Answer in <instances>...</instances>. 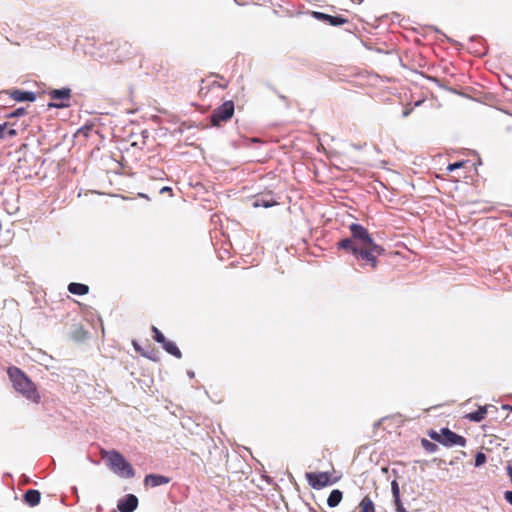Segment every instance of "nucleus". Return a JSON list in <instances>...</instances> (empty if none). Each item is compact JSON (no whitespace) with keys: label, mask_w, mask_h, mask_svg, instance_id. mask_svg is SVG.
<instances>
[{"label":"nucleus","mask_w":512,"mask_h":512,"mask_svg":"<svg viewBox=\"0 0 512 512\" xmlns=\"http://www.w3.org/2000/svg\"><path fill=\"white\" fill-rule=\"evenodd\" d=\"M26 114V108L18 107L5 115L6 118H18Z\"/></svg>","instance_id":"obj_24"},{"label":"nucleus","mask_w":512,"mask_h":512,"mask_svg":"<svg viewBox=\"0 0 512 512\" xmlns=\"http://www.w3.org/2000/svg\"><path fill=\"white\" fill-rule=\"evenodd\" d=\"M504 499L512 506V490L504 492Z\"/></svg>","instance_id":"obj_30"},{"label":"nucleus","mask_w":512,"mask_h":512,"mask_svg":"<svg viewBox=\"0 0 512 512\" xmlns=\"http://www.w3.org/2000/svg\"><path fill=\"white\" fill-rule=\"evenodd\" d=\"M393 503H394V506L395 508L398 506V505H402V500H401V495L397 496V497H393Z\"/></svg>","instance_id":"obj_33"},{"label":"nucleus","mask_w":512,"mask_h":512,"mask_svg":"<svg viewBox=\"0 0 512 512\" xmlns=\"http://www.w3.org/2000/svg\"><path fill=\"white\" fill-rule=\"evenodd\" d=\"M427 435L428 437L433 440L434 442H437L440 444V441H441V435H440V431H436L434 429H430L427 431Z\"/></svg>","instance_id":"obj_28"},{"label":"nucleus","mask_w":512,"mask_h":512,"mask_svg":"<svg viewBox=\"0 0 512 512\" xmlns=\"http://www.w3.org/2000/svg\"><path fill=\"white\" fill-rule=\"evenodd\" d=\"M488 407H489V405H484V406L479 405L478 409L476 411L466 414L465 418L468 419L470 422L479 423L482 420H484V418L487 414V411H488ZM490 407H493V406L490 405Z\"/></svg>","instance_id":"obj_15"},{"label":"nucleus","mask_w":512,"mask_h":512,"mask_svg":"<svg viewBox=\"0 0 512 512\" xmlns=\"http://www.w3.org/2000/svg\"><path fill=\"white\" fill-rule=\"evenodd\" d=\"M72 494L75 495L76 500L79 501L78 489L76 486L71 487Z\"/></svg>","instance_id":"obj_36"},{"label":"nucleus","mask_w":512,"mask_h":512,"mask_svg":"<svg viewBox=\"0 0 512 512\" xmlns=\"http://www.w3.org/2000/svg\"><path fill=\"white\" fill-rule=\"evenodd\" d=\"M350 237L337 242V248L351 253L355 259H362L373 269L378 265L377 256L385 254V248L377 244L368 229L359 223L349 225Z\"/></svg>","instance_id":"obj_1"},{"label":"nucleus","mask_w":512,"mask_h":512,"mask_svg":"<svg viewBox=\"0 0 512 512\" xmlns=\"http://www.w3.org/2000/svg\"><path fill=\"white\" fill-rule=\"evenodd\" d=\"M486 461H487V456L485 453L478 451L475 454V459H474L475 467H480V466L484 465L486 463Z\"/></svg>","instance_id":"obj_25"},{"label":"nucleus","mask_w":512,"mask_h":512,"mask_svg":"<svg viewBox=\"0 0 512 512\" xmlns=\"http://www.w3.org/2000/svg\"><path fill=\"white\" fill-rule=\"evenodd\" d=\"M306 480L312 489L320 490L324 487L331 486L338 481V478L332 477L328 471L325 472H307L305 474Z\"/></svg>","instance_id":"obj_6"},{"label":"nucleus","mask_w":512,"mask_h":512,"mask_svg":"<svg viewBox=\"0 0 512 512\" xmlns=\"http://www.w3.org/2000/svg\"><path fill=\"white\" fill-rule=\"evenodd\" d=\"M510 412L512 413V407H510Z\"/></svg>","instance_id":"obj_48"},{"label":"nucleus","mask_w":512,"mask_h":512,"mask_svg":"<svg viewBox=\"0 0 512 512\" xmlns=\"http://www.w3.org/2000/svg\"><path fill=\"white\" fill-rule=\"evenodd\" d=\"M79 332H81L82 334L85 333L82 328H79Z\"/></svg>","instance_id":"obj_47"},{"label":"nucleus","mask_w":512,"mask_h":512,"mask_svg":"<svg viewBox=\"0 0 512 512\" xmlns=\"http://www.w3.org/2000/svg\"><path fill=\"white\" fill-rule=\"evenodd\" d=\"M141 134H142L143 138H147L148 137V131L147 130H143Z\"/></svg>","instance_id":"obj_42"},{"label":"nucleus","mask_w":512,"mask_h":512,"mask_svg":"<svg viewBox=\"0 0 512 512\" xmlns=\"http://www.w3.org/2000/svg\"><path fill=\"white\" fill-rule=\"evenodd\" d=\"M139 504L138 497L134 494H126L117 502V509L120 512H134Z\"/></svg>","instance_id":"obj_9"},{"label":"nucleus","mask_w":512,"mask_h":512,"mask_svg":"<svg viewBox=\"0 0 512 512\" xmlns=\"http://www.w3.org/2000/svg\"><path fill=\"white\" fill-rule=\"evenodd\" d=\"M311 16L334 27L342 26L348 22V19L342 15H330L320 11H312Z\"/></svg>","instance_id":"obj_8"},{"label":"nucleus","mask_w":512,"mask_h":512,"mask_svg":"<svg viewBox=\"0 0 512 512\" xmlns=\"http://www.w3.org/2000/svg\"><path fill=\"white\" fill-rule=\"evenodd\" d=\"M412 110H413L412 108L404 109L402 111V117H404V118L408 117L411 114Z\"/></svg>","instance_id":"obj_35"},{"label":"nucleus","mask_w":512,"mask_h":512,"mask_svg":"<svg viewBox=\"0 0 512 512\" xmlns=\"http://www.w3.org/2000/svg\"><path fill=\"white\" fill-rule=\"evenodd\" d=\"M23 501L30 507L37 506L41 501V493L37 489H29L23 494Z\"/></svg>","instance_id":"obj_14"},{"label":"nucleus","mask_w":512,"mask_h":512,"mask_svg":"<svg viewBox=\"0 0 512 512\" xmlns=\"http://www.w3.org/2000/svg\"><path fill=\"white\" fill-rule=\"evenodd\" d=\"M250 142H252V143H256V142H260V140H259L258 138H252V139L250 140Z\"/></svg>","instance_id":"obj_44"},{"label":"nucleus","mask_w":512,"mask_h":512,"mask_svg":"<svg viewBox=\"0 0 512 512\" xmlns=\"http://www.w3.org/2000/svg\"><path fill=\"white\" fill-rule=\"evenodd\" d=\"M132 346L134 348V350L138 353L141 354V356L153 361V362H158L159 361V352L154 349V348H151V347H148V348H143L138 341L136 340H133L132 341Z\"/></svg>","instance_id":"obj_11"},{"label":"nucleus","mask_w":512,"mask_h":512,"mask_svg":"<svg viewBox=\"0 0 512 512\" xmlns=\"http://www.w3.org/2000/svg\"><path fill=\"white\" fill-rule=\"evenodd\" d=\"M187 376L190 378V379H193L195 377V372L193 370H188L187 371Z\"/></svg>","instance_id":"obj_38"},{"label":"nucleus","mask_w":512,"mask_h":512,"mask_svg":"<svg viewBox=\"0 0 512 512\" xmlns=\"http://www.w3.org/2000/svg\"><path fill=\"white\" fill-rule=\"evenodd\" d=\"M266 85H267V87H268L271 91H273L275 94H277L278 98H279L281 101H283V102L285 103L286 108H289V107H290L289 101H288V99H287V97H286L285 95H283V94H281L280 92H278V91L276 90V88H275L273 85H271V84H266Z\"/></svg>","instance_id":"obj_27"},{"label":"nucleus","mask_w":512,"mask_h":512,"mask_svg":"<svg viewBox=\"0 0 512 512\" xmlns=\"http://www.w3.org/2000/svg\"><path fill=\"white\" fill-rule=\"evenodd\" d=\"M391 493H392V497H397L400 494V487H399V484L397 482V480H392L391 481Z\"/></svg>","instance_id":"obj_29"},{"label":"nucleus","mask_w":512,"mask_h":512,"mask_svg":"<svg viewBox=\"0 0 512 512\" xmlns=\"http://www.w3.org/2000/svg\"><path fill=\"white\" fill-rule=\"evenodd\" d=\"M93 127V123H86L77 130L76 135H83L84 137H89Z\"/></svg>","instance_id":"obj_23"},{"label":"nucleus","mask_w":512,"mask_h":512,"mask_svg":"<svg viewBox=\"0 0 512 512\" xmlns=\"http://www.w3.org/2000/svg\"><path fill=\"white\" fill-rule=\"evenodd\" d=\"M48 96L53 102L47 104L50 109H65L71 106L70 100L72 97V90L69 87H62L59 89H50L47 91Z\"/></svg>","instance_id":"obj_4"},{"label":"nucleus","mask_w":512,"mask_h":512,"mask_svg":"<svg viewBox=\"0 0 512 512\" xmlns=\"http://www.w3.org/2000/svg\"><path fill=\"white\" fill-rule=\"evenodd\" d=\"M161 346L168 354L177 359L182 358V352L174 341L167 339Z\"/></svg>","instance_id":"obj_17"},{"label":"nucleus","mask_w":512,"mask_h":512,"mask_svg":"<svg viewBox=\"0 0 512 512\" xmlns=\"http://www.w3.org/2000/svg\"><path fill=\"white\" fill-rule=\"evenodd\" d=\"M67 290L73 295L84 296L88 294L89 286L84 283L71 282L68 284Z\"/></svg>","instance_id":"obj_16"},{"label":"nucleus","mask_w":512,"mask_h":512,"mask_svg":"<svg viewBox=\"0 0 512 512\" xmlns=\"http://www.w3.org/2000/svg\"><path fill=\"white\" fill-rule=\"evenodd\" d=\"M96 510H97V512H102L103 508H102V506H101V505H98V506L96 507Z\"/></svg>","instance_id":"obj_45"},{"label":"nucleus","mask_w":512,"mask_h":512,"mask_svg":"<svg viewBox=\"0 0 512 512\" xmlns=\"http://www.w3.org/2000/svg\"><path fill=\"white\" fill-rule=\"evenodd\" d=\"M160 194H164V193H170V195L172 196L173 193H172V188L170 186H163L160 191H159Z\"/></svg>","instance_id":"obj_31"},{"label":"nucleus","mask_w":512,"mask_h":512,"mask_svg":"<svg viewBox=\"0 0 512 512\" xmlns=\"http://www.w3.org/2000/svg\"><path fill=\"white\" fill-rule=\"evenodd\" d=\"M479 43H480L482 46H484V45L482 44V40H481V39H480V42H479ZM476 51L479 53V55H482V54H485V53H486V52H485V47H483V51H480V50H478V49H477Z\"/></svg>","instance_id":"obj_40"},{"label":"nucleus","mask_w":512,"mask_h":512,"mask_svg":"<svg viewBox=\"0 0 512 512\" xmlns=\"http://www.w3.org/2000/svg\"><path fill=\"white\" fill-rule=\"evenodd\" d=\"M466 162L467 161H465V160H459V161H456L453 163H449L446 169L448 172H453L457 169L462 168L466 164Z\"/></svg>","instance_id":"obj_26"},{"label":"nucleus","mask_w":512,"mask_h":512,"mask_svg":"<svg viewBox=\"0 0 512 512\" xmlns=\"http://www.w3.org/2000/svg\"><path fill=\"white\" fill-rule=\"evenodd\" d=\"M170 480L171 479L165 475L150 473L145 476L144 484L154 488V487L168 484L170 482Z\"/></svg>","instance_id":"obj_12"},{"label":"nucleus","mask_w":512,"mask_h":512,"mask_svg":"<svg viewBox=\"0 0 512 512\" xmlns=\"http://www.w3.org/2000/svg\"><path fill=\"white\" fill-rule=\"evenodd\" d=\"M343 498V492L340 489H333L328 498H327V505L330 508L337 507Z\"/></svg>","instance_id":"obj_18"},{"label":"nucleus","mask_w":512,"mask_h":512,"mask_svg":"<svg viewBox=\"0 0 512 512\" xmlns=\"http://www.w3.org/2000/svg\"><path fill=\"white\" fill-rule=\"evenodd\" d=\"M160 174H164L163 171H156L155 174L152 176L153 178H160Z\"/></svg>","instance_id":"obj_39"},{"label":"nucleus","mask_w":512,"mask_h":512,"mask_svg":"<svg viewBox=\"0 0 512 512\" xmlns=\"http://www.w3.org/2000/svg\"><path fill=\"white\" fill-rule=\"evenodd\" d=\"M139 196L142 197V198H146V199H149L148 196L144 193H139Z\"/></svg>","instance_id":"obj_46"},{"label":"nucleus","mask_w":512,"mask_h":512,"mask_svg":"<svg viewBox=\"0 0 512 512\" xmlns=\"http://www.w3.org/2000/svg\"><path fill=\"white\" fill-rule=\"evenodd\" d=\"M396 512H406L407 510L405 509V507L402 505H398L396 508H395Z\"/></svg>","instance_id":"obj_37"},{"label":"nucleus","mask_w":512,"mask_h":512,"mask_svg":"<svg viewBox=\"0 0 512 512\" xmlns=\"http://www.w3.org/2000/svg\"><path fill=\"white\" fill-rule=\"evenodd\" d=\"M506 473H507V476L510 479V482L512 483V465L511 464H508L506 466Z\"/></svg>","instance_id":"obj_32"},{"label":"nucleus","mask_w":512,"mask_h":512,"mask_svg":"<svg viewBox=\"0 0 512 512\" xmlns=\"http://www.w3.org/2000/svg\"><path fill=\"white\" fill-rule=\"evenodd\" d=\"M106 464L115 474L122 478L128 479L135 476V469L131 463L116 450H111L107 453Z\"/></svg>","instance_id":"obj_3"},{"label":"nucleus","mask_w":512,"mask_h":512,"mask_svg":"<svg viewBox=\"0 0 512 512\" xmlns=\"http://www.w3.org/2000/svg\"><path fill=\"white\" fill-rule=\"evenodd\" d=\"M393 503H394V506L395 508L398 506V505H402V500H401V495L397 496V497H393Z\"/></svg>","instance_id":"obj_34"},{"label":"nucleus","mask_w":512,"mask_h":512,"mask_svg":"<svg viewBox=\"0 0 512 512\" xmlns=\"http://www.w3.org/2000/svg\"><path fill=\"white\" fill-rule=\"evenodd\" d=\"M510 407H512V406H511V405H509V404H504V405H502V409H503V410H509V411H510Z\"/></svg>","instance_id":"obj_41"},{"label":"nucleus","mask_w":512,"mask_h":512,"mask_svg":"<svg viewBox=\"0 0 512 512\" xmlns=\"http://www.w3.org/2000/svg\"><path fill=\"white\" fill-rule=\"evenodd\" d=\"M440 435L442 436L440 444L445 447H465L467 444V440L465 437L452 431L448 427H442L440 429Z\"/></svg>","instance_id":"obj_7"},{"label":"nucleus","mask_w":512,"mask_h":512,"mask_svg":"<svg viewBox=\"0 0 512 512\" xmlns=\"http://www.w3.org/2000/svg\"><path fill=\"white\" fill-rule=\"evenodd\" d=\"M361 512H375V504L369 496L363 497L359 503Z\"/></svg>","instance_id":"obj_19"},{"label":"nucleus","mask_w":512,"mask_h":512,"mask_svg":"<svg viewBox=\"0 0 512 512\" xmlns=\"http://www.w3.org/2000/svg\"><path fill=\"white\" fill-rule=\"evenodd\" d=\"M7 374L16 392L33 403L38 404L40 402L41 397L35 383L22 369L16 366H10L7 369Z\"/></svg>","instance_id":"obj_2"},{"label":"nucleus","mask_w":512,"mask_h":512,"mask_svg":"<svg viewBox=\"0 0 512 512\" xmlns=\"http://www.w3.org/2000/svg\"><path fill=\"white\" fill-rule=\"evenodd\" d=\"M151 331L153 333L154 341L158 344L162 345L167 340L164 334L156 326H151Z\"/></svg>","instance_id":"obj_22"},{"label":"nucleus","mask_w":512,"mask_h":512,"mask_svg":"<svg viewBox=\"0 0 512 512\" xmlns=\"http://www.w3.org/2000/svg\"><path fill=\"white\" fill-rule=\"evenodd\" d=\"M278 202L272 197L271 194H264L257 196L253 201L252 206L254 208L263 207V208H271L277 205Z\"/></svg>","instance_id":"obj_13"},{"label":"nucleus","mask_w":512,"mask_h":512,"mask_svg":"<svg viewBox=\"0 0 512 512\" xmlns=\"http://www.w3.org/2000/svg\"><path fill=\"white\" fill-rule=\"evenodd\" d=\"M8 124L6 122L0 124V139H5L7 137L13 138L17 135V130L14 128H7Z\"/></svg>","instance_id":"obj_20"},{"label":"nucleus","mask_w":512,"mask_h":512,"mask_svg":"<svg viewBox=\"0 0 512 512\" xmlns=\"http://www.w3.org/2000/svg\"><path fill=\"white\" fill-rule=\"evenodd\" d=\"M9 96L14 101L22 103V102H30L33 103L37 99V95L33 91L21 90V89H13L9 91Z\"/></svg>","instance_id":"obj_10"},{"label":"nucleus","mask_w":512,"mask_h":512,"mask_svg":"<svg viewBox=\"0 0 512 512\" xmlns=\"http://www.w3.org/2000/svg\"><path fill=\"white\" fill-rule=\"evenodd\" d=\"M476 39H480V37H478V36H471L470 37V41L471 42H474Z\"/></svg>","instance_id":"obj_43"},{"label":"nucleus","mask_w":512,"mask_h":512,"mask_svg":"<svg viewBox=\"0 0 512 512\" xmlns=\"http://www.w3.org/2000/svg\"><path fill=\"white\" fill-rule=\"evenodd\" d=\"M421 445L428 453H435L438 450V445L426 438L421 439Z\"/></svg>","instance_id":"obj_21"},{"label":"nucleus","mask_w":512,"mask_h":512,"mask_svg":"<svg viewBox=\"0 0 512 512\" xmlns=\"http://www.w3.org/2000/svg\"><path fill=\"white\" fill-rule=\"evenodd\" d=\"M235 112V104L232 100H226L216 107L209 116L212 126H219L221 122L230 120Z\"/></svg>","instance_id":"obj_5"}]
</instances>
